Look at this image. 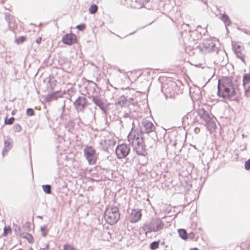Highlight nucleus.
Here are the masks:
<instances>
[{
	"label": "nucleus",
	"instance_id": "2",
	"mask_svg": "<svg viewBox=\"0 0 250 250\" xmlns=\"http://www.w3.org/2000/svg\"><path fill=\"white\" fill-rule=\"evenodd\" d=\"M130 143L134 146V149L138 155L145 156L146 154V145L144 137L140 136L139 132L137 133L132 130L127 136Z\"/></svg>",
	"mask_w": 250,
	"mask_h": 250
},
{
	"label": "nucleus",
	"instance_id": "41",
	"mask_svg": "<svg viewBox=\"0 0 250 250\" xmlns=\"http://www.w3.org/2000/svg\"><path fill=\"white\" fill-rule=\"evenodd\" d=\"M41 229L42 232L45 231V230H46V227L45 226H44L43 227H42Z\"/></svg>",
	"mask_w": 250,
	"mask_h": 250
},
{
	"label": "nucleus",
	"instance_id": "32",
	"mask_svg": "<svg viewBox=\"0 0 250 250\" xmlns=\"http://www.w3.org/2000/svg\"><path fill=\"white\" fill-rule=\"evenodd\" d=\"M245 93H248L250 91V86L248 84H243Z\"/></svg>",
	"mask_w": 250,
	"mask_h": 250
},
{
	"label": "nucleus",
	"instance_id": "1",
	"mask_svg": "<svg viewBox=\"0 0 250 250\" xmlns=\"http://www.w3.org/2000/svg\"><path fill=\"white\" fill-rule=\"evenodd\" d=\"M237 86L238 82L234 78L223 77L218 80V95L225 99H230L235 95Z\"/></svg>",
	"mask_w": 250,
	"mask_h": 250
},
{
	"label": "nucleus",
	"instance_id": "20",
	"mask_svg": "<svg viewBox=\"0 0 250 250\" xmlns=\"http://www.w3.org/2000/svg\"><path fill=\"white\" fill-rule=\"evenodd\" d=\"M5 19L9 24L12 23L14 21V17L13 16L8 13H5Z\"/></svg>",
	"mask_w": 250,
	"mask_h": 250
},
{
	"label": "nucleus",
	"instance_id": "34",
	"mask_svg": "<svg viewBox=\"0 0 250 250\" xmlns=\"http://www.w3.org/2000/svg\"><path fill=\"white\" fill-rule=\"evenodd\" d=\"M245 168L246 170L250 169V159L245 162Z\"/></svg>",
	"mask_w": 250,
	"mask_h": 250
},
{
	"label": "nucleus",
	"instance_id": "39",
	"mask_svg": "<svg viewBox=\"0 0 250 250\" xmlns=\"http://www.w3.org/2000/svg\"><path fill=\"white\" fill-rule=\"evenodd\" d=\"M200 128L199 127H197L195 128L194 132L196 134L199 133L200 132Z\"/></svg>",
	"mask_w": 250,
	"mask_h": 250
},
{
	"label": "nucleus",
	"instance_id": "17",
	"mask_svg": "<svg viewBox=\"0 0 250 250\" xmlns=\"http://www.w3.org/2000/svg\"><path fill=\"white\" fill-rule=\"evenodd\" d=\"M179 236L183 240H186L188 238V234L186 229H179L178 230Z\"/></svg>",
	"mask_w": 250,
	"mask_h": 250
},
{
	"label": "nucleus",
	"instance_id": "27",
	"mask_svg": "<svg viewBox=\"0 0 250 250\" xmlns=\"http://www.w3.org/2000/svg\"><path fill=\"white\" fill-rule=\"evenodd\" d=\"M63 250H77L76 249H75L74 247H73L72 246L66 244L63 245Z\"/></svg>",
	"mask_w": 250,
	"mask_h": 250
},
{
	"label": "nucleus",
	"instance_id": "3",
	"mask_svg": "<svg viewBox=\"0 0 250 250\" xmlns=\"http://www.w3.org/2000/svg\"><path fill=\"white\" fill-rule=\"evenodd\" d=\"M164 223L159 218H152L150 222L144 224L143 229L146 232H157L163 229Z\"/></svg>",
	"mask_w": 250,
	"mask_h": 250
},
{
	"label": "nucleus",
	"instance_id": "13",
	"mask_svg": "<svg viewBox=\"0 0 250 250\" xmlns=\"http://www.w3.org/2000/svg\"><path fill=\"white\" fill-rule=\"evenodd\" d=\"M206 49L208 52H217L218 48L216 46L215 44L212 42H206L204 43Z\"/></svg>",
	"mask_w": 250,
	"mask_h": 250
},
{
	"label": "nucleus",
	"instance_id": "4",
	"mask_svg": "<svg viewBox=\"0 0 250 250\" xmlns=\"http://www.w3.org/2000/svg\"><path fill=\"white\" fill-rule=\"evenodd\" d=\"M105 220L111 225L116 223L120 218L119 209L117 207H109L106 208L104 214Z\"/></svg>",
	"mask_w": 250,
	"mask_h": 250
},
{
	"label": "nucleus",
	"instance_id": "25",
	"mask_svg": "<svg viewBox=\"0 0 250 250\" xmlns=\"http://www.w3.org/2000/svg\"><path fill=\"white\" fill-rule=\"evenodd\" d=\"M4 148H6L9 150L12 148L11 146V141L10 140H7L4 141Z\"/></svg>",
	"mask_w": 250,
	"mask_h": 250
},
{
	"label": "nucleus",
	"instance_id": "43",
	"mask_svg": "<svg viewBox=\"0 0 250 250\" xmlns=\"http://www.w3.org/2000/svg\"><path fill=\"white\" fill-rule=\"evenodd\" d=\"M190 250H199V249H198L197 248H191L190 249Z\"/></svg>",
	"mask_w": 250,
	"mask_h": 250
},
{
	"label": "nucleus",
	"instance_id": "16",
	"mask_svg": "<svg viewBox=\"0 0 250 250\" xmlns=\"http://www.w3.org/2000/svg\"><path fill=\"white\" fill-rule=\"evenodd\" d=\"M221 19L224 22L226 27L231 24V21L227 15L223 14L221 15ZM226 28L227 29V27Z\"/></svg>",
	"mask_w": 250,
	"mask_h": 250
},
{
	"label": "nucleus",
	"instance_id": "26",
	"mask_svg": "<svg viewBox=\"0 0 250 250\" xmlns=\"http://www.w3.org/2000/svg\"><path fill=\"white\" fill-rule=\"evenodd\" d=\"M120 99H121V101H123V102L124 104H125L127 101H128V102L130 103H131L130 101H133V99L132 98H130L128 99L127 97H125L124 96H122L120 98Z\"/></svg>",
	"mask_w": 250,
	"mask_h": 250
},
{
	"label": "nucleus",
	"instance_id": "14",
	"mask_svg": "<svg viewBox=\"0 0 250 250\" xmlns=\"http://www.w3.org/2000/svg\"><path fill=\"white\" fill-rule=\"evenodd\" d=\"M144 142H145L146 146L149 148L153 147L156 143L155 139L153 138L152 137H148V136H147L146 139H144Z\"/></svg>",
	"mask_w": 250,
	"mask_h": 250
},
{
	"label": "nucleus",
	"instance_id": "19",
	"mask_svg": "<svg viewBox=\"0 0 250 250\" xmlns=\"http://www.w3.org/2000/svg\"><path fill=\"white\" fill-rule=\"evenodd\" d=\"M240 49V46L238 45L237 48L234 49V52L237 58L240 59L243 62H244V55L241 52Z\"/></svg>",
	"mask_w": 250,
	"mask_h": 250
},
{
	"label": "nucleus",
	"instance_id": "5",
	"mask_svg": "<svg viewBox=\"0 0 250 250\" xmlns=\"http://www.w3.org/2000/svg\"><path fill=\"white\" fill-rule=\"evenodd\" d=\"M155 135V126L154 125L147 119H143L140 125V136L146 138L148 134Z\"/></svg>",
	"mask_w": 250,
	"mask_h": 250
},
{
	"label": "nucleus",
	"instance_id": "21",
	"mask_svg": "<svg viewBox=\"0 0 250 250\" xmlns=\"http://www.w3.org/2000/svg\"><path fill=\"white\" fill-rule=\"evenodd\" d=\"M43 191L47 194L51 193V186L50 185H44L42 186Z\"/></svg>",
	"mask_w": 250,
	"mask_h": 250
},
{
	"label": "nucleus",
	"instance_id": "38",
	"mask_svg": "<svg viewBox=\"0 0 250 250\" xmlns=\"http://www.w3.org/2000/svg\"><path fill=\"white\" fill-rule=\"evenodd\" d=\"M188 235L189 236V237L191 239H193V238L194 237V236H195V234H194V233H193V232H192L189 233L188 234Z\"/></svg>",
	"mask_w": 250,
	"mask_h": 250
},
{
	"label": "nucleus",
	"instance_id": "24",
	"mask_svg": "<svg viewBox=\"0 0 250 250\" xmlns=\"http://www.w3.org/2000/svg\"><path fill=\"white\" fill-rule=\"evenodd\" d=\"M159 241H154L150 244V245L149 246V248L150 249L154 250H155L157 248H158L159 247Z\"/></svg>",
	"mask_w": 250,
	"mask_h": 250
},
{
	"label": "nucleus",
	"instance_id": "30",
	"mask_svg": "<svg viewBox=\"0 0 250 250\" xmlns=\"http://www.w3.org/2000/svg\"><path fill=\"white\" fill-rule=\"evenodd\" d=\"M11 231V228L10 227H5L3 229V236H6L8 233Z\"/></svg>",
	"mask_w": 250,
	"mask_h": 250
},
{
	"label": "nucleus",
	"instance_id": "36",
	"mask_svg": "<svg viewBox=\"0 0 250 250\" xmlns=\"http://www.w3.org/2000/svg\"><path fill=\"white\" fill-rule=\"evenodd\" d=\"M21 126L17 124L14 125L15 131L19 132V131H21Z\"/></svg>",
	"mask_w": 250,
	"mask_h": 250
},
{
	"label": "nucleus",
	"instance_id": "15",
	"mask_svg": "<svg viewBox=\"0 0 250 250\" xmlns=\"http://www.w3.org/2000/svg\"><path fill=\"white\" fill-rule=\"evenodd\" d=\"M59 93V91H56L55 92H52L46 95L45 97V101L46 102H50L52 100L57 99L58 97L57 94Z\"/></svg>",
	"mask_w": 250,
	"mask_h": 250
},
{
	"label": "nucleus",
	"instance_id": "6",
	"mask_svg": "<svg viewBox=\"0 0 250 250\" xmlns=\"http://www.w3.org/2000/svg\"><path fill=\"white\" fill-rule=\"evenodd\" d=\"M198 114L200 118L205 122V125L208 129H211L215 125L213 121V116L211 115L208 111L204 108H201L198 110Z\"/></svg>",
	"mask_w": 250,
	"mask_h": 250
},
{
	"label": "nucleus",
	"instance_id": "42",
	"mask_svg": "<svg viewBox=\"0 0 250 250\" xmlns=\"http://www.w3.org/2000/svg\"><path fill=\"white\" fill-rule=\"evenodd\" d=\"M42 235L43 237H45L47 235V232L45 231L42 232Z\"/></svg>",
	"mask_w": 250,
	"mask_h": 250
},
{
	"label": "nucleus",
	"instance_id": "10",
	"mask_svg": "<svg viewBox=\"0 0 250 250\" xmlns=\"http://www.w3.org/2000/svg\"><path fill=\"white\" fill-rule=\"evenodd\" d=\"M92 101L97 105L99 107L102 111L105 114H107V109L105 106L104 103L99 97L96 96H92Z\"/></svg>",
	"mask_w": 250,
	"mask_h": 250
},
{
	"label": "nucleus",
	"instance_id": "11",
	"mask_svg": "<svg viewBox=\"0 0 250 250\" xmlns=\"http://www.w3.org/2000/svg\"><path fill=\"white\" fill-rule=\"evenodd\" d=\"M142 217V213L140 209H133L130 214V222L136 223L138 222Z\"/></svg>",
	"mask_w": 250,
	"mask_h": 250
},
{
	"label": "nucleus",
	"instance_id": "37",
	"mask_svg": "<svg viewBox=\"0 0 250 250\" xmlns=\"http://www.w3.org/2000/svg\"><path fill=\"white\" fill-rule=\"evenodd\" d=\"M8 151H9V150H8L7 149L3 148L2 151V156L4 157L7 154V153Z\"/></svg>",
	"mask_w": 250,
	"mask_h": 250
},
{
	"label": "nucleus",
	"instance_id": "33",
	"mask_svg": "<svg viewBox=\"0 0 250 250\" xmlns=\"http://www.w3.org/2000/svg\"><path fill=\"white\" fill-rule=\"evenodd\" d=\"M86 27L84 24H81L76 26V28L80 31H83Z\"/></svg>",
	"mask_w": 250,
	"mask_h": 250
},
{
	"label": "nucleus",
	"instance_id": "31",
	"mask_svg": "<svg viewBox=\"0 0 250 250\" xmlns=\"http://www.w3.org/2000/svg\"><path fill=\"white\" fill-rule=\"evenodd\" d=\"M26 114L28 116H31L34 115V111L32 108H28L26 110Z\"/></svg>",
	"mask_w": 250,
	"mask_h": 250
},
{
	"label": "nucleus",
	"instance_id": "18",
	"mask_svg": "<svg viewBox=\"0 0 250 250\" xmlns=\"http://www.w3.org/2000/svg\"><path fill=\"white\" fill-rule=\"evenodd\" d=\"M144 5L143 0H135L132 2V6L134 8L140 9Z\"/></svg>",
	"mask_w": 250,
	"mask_h": 250
},
{
	"label": "nucleus",
	"instance_id": "45",
	"mask_svg": "<svg viewBox=\"0 0 250 250\" xmlns=\"http://www.w3.org/2000/svg\"><path fill=\"white\" fill-rule=\"evenodd\" d=\"M16 229V230H17V229H20V227H16V229Z\"/></svg>",
	"mask_w": 250,
	"mask_h": 250
},
{
	"label": "nucleus",
	"instance_id": "35",
	"mask_svg": "<svg viewBox=\"0 0 250 250\" xmlns=\"http://www.w3.org/2000/svg\"><path fill=\"white\" fill-rule=\"evenodd\" d=\"M25 238L28 241L29 243H32V241L33 240V237L31 235L27 233L26 235L24 236Z\"/></svg>",
	"mask_w": 250,
	"mask_h": 250
},
{
	"label": "nucleus",
	"instance_id": "47",
	"mask_svg": "<svg viewBox=\"0 0 250 250\" xmlns=\"http://www.w3.org/2000/svg\"><path fill=\"white\" fill-rule=\"evenodd\" d=\"M249 70L250 71V67H249Z\"/></svg>",
	"mask_w": 250,
	"mask_h": 250
},
{
	"label": "nucleus",
	"instance_id": "8",
	"mask_svg": "<svg viewBox=\"0 0 250 250\" xmlns=\"http://www.w3.org/2000/svg\"><path fill=\"white\" fill-rule=\"evenodd\" d=\"M130 151L129 146L125 144L118 145L115 150V153L118 159H121L125 158Z\"/></svg>",
	"mask_w": 250,
	"mask_h": 250
},
{
	"label": "nucleus",
	"instance_id": "9",
	"mask_svg": "<svg viewBox=\"0 0 250 250\" xmlns=\"http://www.w3.org/2000/svg\"><path fill=\"white\" fill-rule=\"evenodd\" d=\"M73 104L78 112H83L84 109L88 105V101L85 97L79 96Z\"/></svg>",
	"mask_w": 250,
	"mask_h": 250
},
{
	"label": "nucleus",
	"instance_id": "28",
	"mask_svg": "<svg viewBox=\"0 0 250 250\" xmlns=\"http://www.w3.org/2000/svg\"><path fill=\"white\" fill-rule=\"evenodd\" d=\"M15 121V118L14 117H11L9 119L5 120V124L6 125H12L13 124Z\"/></svg>",
	"mask_w": 250,
	"mask_h": 250
},
{
	"label": "nucleus",
	"instance_id": "44",
	"mask_svg": "<svg viewBox=\"0 0 250 250\" xmlns=\"http://www.w3.org/2000/svg\"><path fill=\"white\" fill-rule=\"evenodd\" d=\"M16 229V230H17V229H20V227H16V229Z\"/></svg>",
	"mask_w": 250,
	"mask_h": 250
},
{
	"label": "nucleus",
	"instance_id": "7",
	"mask_svg": "<svg viewBox=\"0 0 250 250\" xmlns=\"http://www.w3.org/2000/svg\"><path fill=\"white\" fill-rule=\"evenodd\" d=\"M83 153L90 165L95 163L96 161V150L92 146H86L83 149Z\"/></svg>",
	"mask_w": 250,
	"mask_h": 250
},
{
	"label": "nucleus",
	"instance_id": "40",
	"mask_svg": "<svg viewBox=\"0 0 250 250\" xmlns=\"http://www.w3.org/2000/svg\"><path fill=\"white\" fill-rule=\"evenodd\" d=\"M41 38H38L36 40V42L38 43V44H40L41 42Z\"/></svg>",
	"mask_w": 250,
	"mask_h": 250
},
{
	"label": "nucleus",
	"instance_id": "12",
	"mask_svg": "<svg viewBox=\"0 0 250 250\" xmlns=\"http://www.w3.org/2000/svg\"><path fill=\"white\" fill-rule=\"evenodd\" d=\"M62 42L67 45H71L76 41V36L73 34L65 35L62 39Z\"/></svg>",
	"mask_w": 250,
	"mask_h": 250
},
{
	"label": "nucleus",
	"instance_id": "29",
	"mask_svg": "<svg viewBox=\"0 0 250 250\" xmlns=\"http://www.w3.org/2000/svg\"><path fill=\"white\" fill-rule=\"evenodd\" d=\"M25 40V38L24 36H21L18 39H16L15 42L18 44L22 43Z\"/></svg>",
	"mask_w": 250,
	"mask_h": 250
},
{
	"label": "nucleus",
	"instance_id": "46",
	"mask_svg": "<svg viewBox=\"0 0 250 250\" xmlns=\"http://www.w3.org/2000/svg\"><path fill=\"white\" fill-rule=\"evenodd\" d=\"M64 107H65V104H64L63 105V107H62L63 109L64 108Z\"/></svg>",
	"mask_w": 250,
	"mask_h": 250
},
{
	"label": "nucleus",
	"instance_id": "22",
	"mask_svg": "<svg viewBox=\"0 0 250 250\" xmlns=\"http://www.w3.org/2000/svg\"><path fill=\"white\" fill-rule=\"evenodd\" d=\"M250 82V74L247 73L244 75L243 84H248Z\"/></svg>",
	"mask_w": 250,
	"mask_h": 250
},
{
	"label": "nucleus",
	"instance_id": "23",
	"mask_svg": "<svg viewBox=\"0 0 250 250\" xmlns=\"http://www.w3.org/2000/svg\"><path fill=\"white\" fill-rule=\"evenodd\" d=\"M98 9V7L96 4H92L89 8V12L90 14L95 13Z\"/></svg>",
	"mask_w": 250,
	"mask_h": 250
}]
</instances>
